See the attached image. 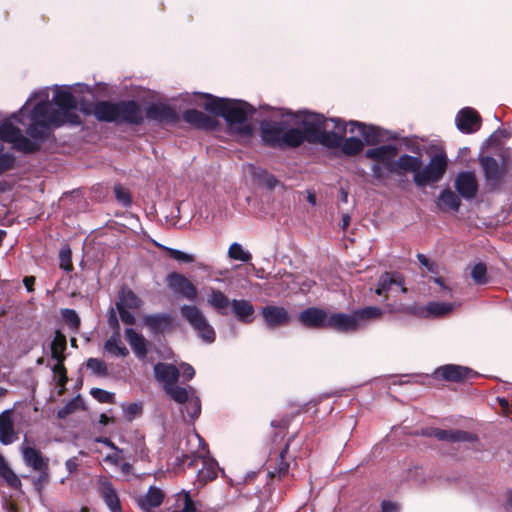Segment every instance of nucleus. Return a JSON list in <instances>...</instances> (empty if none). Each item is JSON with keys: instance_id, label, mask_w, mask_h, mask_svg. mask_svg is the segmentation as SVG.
Here are the masks:
<instances>
[{"instance_id": "obj_1", "label": "nucleus", "mask_w": 512, "mask_h": 512, "mask_svg": "<svg viewBox=\"0 0 512 512\" xmlns=\"http://www.w3.org/2000/svg\"><path fill=\"white\" fill-rule=\"evenodd\" d=\"M52 100L58 109L53 108L49 89L45 88L35 92L20 110L22 114L35 101L29 115L31 123L27 128V134L32 139L25 137L10 120H5L0 124V139L13 144L18 151L32 153L39 149L38 141L49 136L51 127H59L66 123L73 125L80 123L79 116L76 114L78 100L72 94L71 88L56 87Z\"/></svg>"}, {"instance_id": "obj_2", "label": "nucleus", "mask_w": 512, "mask_h": 512, "mask_svg": "<svg viewBox=\"0 0 512 512\" xmlns=\"http://www.w3.org/2000/svg\"><path fill=\"white\" fill-rule=\"evenodd\" d=\"M303 130L292 128L284 131L282 142L289 146H299L305 140L319 143L330 148H337L341 143V133L329 131L333 119H327L321 114L303 112L300 117Z\"/></svg>"}, {"instance_id": "obj_3", "label": "nucleus", "mask_w": 512, "mask_h": 512, "mask_svg": "<svg viewBox=\"0 0 512 512\" xmlns=\"http://www.w3.org/2000/svg\"><path fill=\"white\" fill-rule=\"evenodd\" d=\"M201 98L203 99L201 105L205 110L222 116L233 133L243 137L251 135L252 127L248 122V117L254 110L249 104L243 101L214 97L211 94H202Z\"/></svg>"}, {"instance_id": "obj_4", "label": "nucleus", "mask_w": 512, "mask_h": 512, "mask_svg": "<svg viewBox=\"0 0 512 512\" xmlns=\"http://www.w3.org/2000/svg\"><path fill=\"white\" fill-rule=\"evenodd\" d=\"M383 310L376 306H368L358 309L351 314L333 313L329 314L328 328L340 332H355L366 327L372 320L379 319Z\"/></svg>"}, {"instance_id": "obj_5", "label": "nucleus", "mask_w": 512, "mask_h": 512, "mask_svg": "<svg viewBox=\"0 0 512 512\" xmlns=\"http://www.w3.org/2000/svg\"><path fill=\"white\" fill-rule=\"evenodd\" d=\"M180 370L173 364L159 362L154 366V377L162 384L164 392L175 402L187 399V388L177 385Z\"/></svg>"}, {"instance_id": "obj_6", "label": "nucleus", "mask_w": 512, "mask_h": 512, "mask_svg": "<svg viewBox=\"0 0 512 512\" xmlns=\"http://www.w3.org/2000/svg\"><path fill=\"white\" fill-rule=\"evenodd\" d=\"M180 313L196 331L199 338L206 343H213L215 341V330L200 308L195 305H183L180 308Z\"/></svg>"}, {"instance_id": "obj_7", "label": "nucleus", "mask_w": 512, "mask_h": 512, "mask_svg": "<svg viewBox=\"0 0 512 512\" xmlns=\"http://www.w3.org/2000/svg\"><path fill=\"white\" fill-rule=\"evenodd\" d=\"M189 444H196L198 449L191 451V454L196 458L203 459V467L197 473V481L204 485L217 477L218 464L215 460L206 457V448L203 439L197 434H191L187 438Z\"/></svg>"}, {"instance_id": "obj_8", "label": "nucleus", "mask_w": 512, "mask_h": 512, "mask_svg": "<svg viewBox=\"0 0 512 512\" xmlns=\"http://www.w3.org/2000/svg\"><path fill=\"white\" fill-rule=\"evenodd\" d=\"M447 157L444 153L435 154L424 167L420 168L418 174L414 175V182L417 186L438 182L442 179L447 169Z\"/></svg>"}, {"instance_id": "obj_9", "label": "nucleus", "mask_w": 512, "mask_h": 512, "mask_svg": "<svg viewBox=\"0 0 512 512\" xmlns=\"http://www.w3.org/2000/svg\"><path fill=\"white\" fill-rule=\"evenodd\" d=\"M168 287L178 295L187 300L194 301L198 296L196 286L184 275L173 272L167 276Z\"/></svg>"}, {"instance_id": "obj_10", "label": "nucleus", "mask_w": 512, "mask_h": 512, "mask_svg": "<svg viewBox=\"0 0 512 512\" xmlns=\"http://www.w3.org/2000/svg\"><path fill=\"white\" fill-rule=\"evenodd\" d=\"M480 165L485 175L486 185L490 189L499 187L505 175V170L498 161L493 157L484 156L480 158Z\"/></svg>"}, {"instance_id": "obj_11", "label": "nucleus", "mask_w": 512, "mask_h": 512, "mask_svg": "<svg viewBox=\"0 0 512 512\" xmlns=\"http://www.w3.org/2000/svg\"><path fill=\"white\" fill-rule=\"evenodd\" d=\"M332 119L336 122L330 124L329 131L341 133V143L338 147L341 146L342 152L347 156L360 153L364 147L363 141L356 137H349L343 141V135L346 133L347 127L340 119Z\"/></svg>"}, {"instance_id": "obj_12", "label": "nucleus", "mask_w": 512, "mask_h": 512, "mask_svg": "<svg viewBox=\"0 0 512 512\" xmlns=\"http://www.w3.org/2000/svg\"><path fill=\"white\" fill-rule=\"evenodd\" d=\"M21 453L25 464L33 470L39 473L48 470V459L44 458L39 450L30 445L27 437L24 438L21 445Z\"/></svg>"}, {"instance_id": "obj_13", "label": "nucleus", "mask_w": 512, "mask_h": 512, "mask_svg": "<svg viewBox=\"0 0 512 512\" xmlns=\"http://www.w3.org/2000/svg\"><path fill=\"white\" fill-rule=\"evenodd\" d=\"M397 153V147L388 144L368 149L365 152V156L374 160L376 163H381L388 172H391V169L394 168L393 164Z\"/></svg>"}, {"instance_id": "obj_14", "label": "nucleus", "mask_w": 512, "mask_h": 512, "mask_svg": "<svg viewBox=\"0 0 512 512\" xmlns=\"http://www.w3.org/2000/svg\"><path fill=\"white\" fill-rule=\"evenodd\" d=\"M143 119V112L135 101L117 103V123L140 124Z\"/></svg>"}, {"instance_id": "obj_15", "label": "nucleus", "mask_w": 512, "mask_h": 512, "mask_svg": "<svg viewBox=\"0 0 512 512\" xmlns=\"http://www.w3.org/2000/svg\"><path fill=\"white\" fill-rule=\"evenodd\" d=\"M261 316L269 328H276L289 324L291 316L289 312L280 306L268 305L261 309Z\"/></svg>"}, {"instance_id": "obj_16", "label": "nucleus", "mask_w": 512, "mask_h": 512, "mask_svg": "<svg viewBox=\"0 0 512 512\" xmlns=\"http://www.w3.org/2000/svg\"><path fill=\"white\" fill-rule=\"evenodd\" d=\"M455 188L464 199H473L478 192V181L474 172L465 171L456 176Z\"/></svg>"}, {"instance_id": "obj_17", "label": "nucleus", "mask_w": 512, "mask_h": 512, "mask_svg": "<svg viewBox=\"0 0 512 512\" xmlns=\"http://www.w3.org/2000/svg\"><path fill=\"white\" fill-rule=\"evenodd\" d=\"M298 320L308 328H328L329 314L320 308H307L299 314Z\"/></svg>"}, {"instance_id": "obj_18", "label": "nucleus", "mask_w": 512, "mask_h": 512, "mask_svg": "<svg viewBox=\"0 0 512 512\" xmlns=\"http://www.w3.org/2000/svg\"><path fill=\"white\" fill-rule=\"evenodd\" d=\"M146 117L150 120L165 124L176 123L179 119L178 114L173 108L162 103L150 105L146 110Z\"/></svg>"}, {"instance_id": "obj_19", "label": "nucleus", "mask_w": 512, "mask_h": 512, "mask_svg": "<svg viewBox=\"0 0 512 512\" xmlns=\"http://www.w3.org/2000/svg\"><path fill=\"white\" fill-rule=\"evenodd\" d=\"M457 128L463 133H472L477 131L481 125L480 115L476 110L467 107L458 112L456 116Z\"/></svg>"}, {"instance_id": "obj_20", "label": "nucleus", "mask_w": 512, "mask_h": 512, "mask_svg": "<svg viewBox=\"0 0 512 512\" xmlns=\"http://www.w3.org/2000/svg\"><path fill=\"white\" fill-rule=\"evenodd\" d=\"M426 435L435 437L440 441L447 442H473L476 440V436L474 434L462 430L432 428L426 433Z\"/></svg>"}, {"instance_id": "obj_21", "label": "nucleus", "mask_w": 512, "mask_h": 512, "mask_svg": "<svg viewBox=\"0 0 512 512\" xmlns=\"http://www.w3.org/2000/svg\"><path fill=\"white\" fill-rule=\"evenodd\" d=\"M206 302L213 308L217 313L222 316L228 315V309L232 300L219 289L214 287L206 288Z\"/></svg>"}, {"instance_id": "obj_22", "label": "nucleus", "mask_w": 512, "mask_h": 512, "mask_svg": "<svg viewBox=\"0 0 512 512\" xmlns=\"http://www.w3.org/2000/svg\"><path fill=\"white\" fill-rule=\"evenodd\" d=\"M12 416L13 410L11 409L0 414V442L4 445L12 444L17 439Z\"/></svg>"}, {"instance_id": "obj_23", "label": "nucleus", "mask_w": 512, "mask_h": 512, "mask_svg": "<svg viewBox=\"0 0 512 512\" xmlns=\"http://www.w3.org/2000/svg\"><path fill=\"white\" fill-rule=\"evenodd\" d=\"M422 164L421 158L403 154L397 160H394V168L391 169V173L403 174L411 172L414 176L419 173Z\"/></svg>"}, {"instance_id": "obj_24", "label": "nucleus", "mask_w": 512, "mask_h": 512, "mask_svg": "<svg viewBox=\"0 0 512 512\" xmlns=\"http://www.w3.org/2000/svg\"><path fill=\"white\" fill-rule=\"evenodd\" d=\"M399 289L402 293L407 291L402 277L398 274L385 273L379 278L375 292L377 295H386L387 292Z\"/></svg>"}, {"instance_id": "obj_25", "label": "nucleus", "mask_w": 512, "mask_h": 512, "mask_svg": "<svg viewBox=\"0 0 512 512\" xmlns=\"http://www.w3.org/2000/svg\"><path fill=\"white\" fill-rule=\"evenodd\" d=\"M99 493L111 512H122L118 495L109 480L100 479Z\"/></svg>"}, {"instance_id": "obj_26", "label": "nucleus", "mask_w": 512, "mask_h": 512, "mask_svg": "<svg viewBox=\"0 0 512 512\" xmlns=\"http://www.w3.org/2000/svg\"><path fill=\"white\" fill-rule=\"evenodd\" d=\"M347 125L350 127L349 131L351 133L355 131V128H358L360 134L368 145H376L383 139L382 131L378 127L368 126L358 121H350Z\"/></svg>"}, {"instance_id": "obj_27", "label": "nucleus", "mask_w": 512, "mask_h": 512, "mask_svg": "<svg viewBox=\"0 0 512 512\" xmlns=\"http://www.w3.org/2000/svg\"><path fill=\"white\" fill-rule=\"evenodd\" d=\"M436 374L449 381H461L471 377L474 372L465 366L449 364L439 367Z\"/></svg>"}, {"instance_id": "obj_28", "label": "nucleus", "mask_w": 512, "mask_h": 512, "mask_svg": "<svg viewBox=\"0 0 512 512\" xmlns=\"http://www.w3.org/2000/svg\"><path fill=\"white\" fill-rule=\"evenodd\" d=\"M229 308L239 322L251 323L253 321L255 309L248 300L232 299Z\"/></svg>"}, {"instance_id": "obj_29", "label": "nucleus", "mask_w": 512, "mask_h": 512, "mask_svg": "<svg viewBox=\"0 0 512 512\" xmlns=\"http://www.w3.org/2000/svg\"><path fill=\"white\" fill-rule=\"evenodd\" d=\"M284 131L282 122L264 121L261 125L262 138L270 144L282 142Z\"/></svg>"}, {"instance_id": "obj_30", "label": "nucleus", "mask_w": 512, "mask_h": 512, "mask_svg": "<svg viewBox=\"0 0 512 512\" xmlns=\"http://www.w3.org/2000/svg\"><path fill=\"white\" fill-rule=\"evenodd\" d=\"M85 112L89 113L90 111L85 110ZM91 112L100 121L117 123V103L109 101L97 102Z\"/></svg>"}, {"instance_id": "obj_31", "label": "nucleus", "mask_w": 512, "mask_h": 512, "mask_svg": "<svg viewBox=\"0 0 512 512\" xmlns=\"http://www.w3.org/2000/svg\"><path fill=\"white\" fill-rule=\"evenodd\" d=\"M458 304L447 302H429L421 309L420 315L424 317H441L451 313Z\"/></svg>"}, {"instance_id": "obj_32", "label": "nucleus", "mask_w": 512, "mask_h": 512, "mask_svg": "<svg viewBox=\"0 0 512 512\" xmlns=\"http://www.w3.org/2000/svg\"><path fill=\"white\" fill-rule=\"evenodd\" d=\"M164 500V492L155 486H151L147 493L138 500L139 506L145 511L156 508L162 504Z\"/></svg>"}, {"instance_id": "obj_33", "label": "nucleus", "mask_w": 512, "mask_h": 512, "mask_svg": "<svg viewBox=\"0 0 512 512\" xmlns=\"http://www.w3.org/2000/svg\"><path fill=\"white\" fill-rule=\"evenodd\" d=\"M125 336L135 355L140 359L145 358L147 355V342L145 338L132 328L125 330Z\"/></svg>"}, {"instance_id": "obj_34", "label": "nucleus", "mask_w": 512, "mask_h": 512, "mask_svg": "<svg viewBox=\"0 0 512 512\" xmlns=\"http://www.w3.org/2000/svg\"><path fill=\"white\" fill-rule=\"evenodd\" d=\"M67 347L66 336L60 332L56 331L54 338L50 345L51 358L56 362H64L66 359L65 350Z\"/></svg>"}, {"instance_id": "obj_35", "label": "nucleus", "mask_w": 512, "mask_h": 512, "mask_svg": "<svg viewBox=\"0 0 512 512\" xmlns=\"http://www.w3.org/2000/svg\"><path fill=\"white\" fill-rule=\"evenodd\" d=\"M183 119L198 128H210L213 126V120L210 117L195 109L185 111Z\"/></svg>"}, {"instance_id": "obj_36", "label": "nucleus", "mask_w": 512, "mask_h": 512, "mask_svg": "<svg viewBox=\"0 0 512 512\" xmlns=\"http://www.w3.org/2000/svg\"><path fill=\"white\" fill-rule=\"evenodd\" d=\"M145 324L156 332L168 329L172 324V317L167 314L149 315L144 318Z\"/></svg>"}, {"instance_id": "obj_37", "label": "nucleus", "mask_w": 512, "mask_h": 512, "mask_svg": "<svg viewBox=\"0 0 512 512\" xmlns=\"http://www.w3.org/2000/svg\"><path fill=\"white\" fill-rule=\"evenodd\" d=\"M104 350L113 355V356H121L125 357L128 355L129 351L123 342L120 339L118 333H114L110 336V338L104 344Z\"/></svg>"}, {"instance_id": "obj_38", "label": "nucleus", "mask_w": 512, "mask_h": 512, "mask_svg": "<svg viewBox=\"0 0 512 512\" xmlns=\"http://www.w3.org/2000/svg\"><path fill=\"white\" fill-rule=\"evenodd\" d=\"M0 477L5 480V482L14 489H19L22 485L19 477L14 473V471L10 468L9 464L5 460L4 456L0 453Z\"/></svg>"}, {"instance_id": "obj_39", "label": "nucleus", "mask_w": 512, "mask_h": 512, "mask_svg": "<svg viewBox=\"0 0 512 512\" xmlns=\"http://www.w3.org/2000/svg\"><path fill=\"white\" fill-rule=\"evenodd\" d=\"M181 404H185V411L188 416L194 420L201 413V402L198 396L195 395V391L193 388L187 389V399H185Z\"/></svg>"}, {"instance_id": "obj_40", "label": "nucleus", "mask_w": 512, "mask_h": 512, "mask_svg": "<svg viewBox=\"0 0 512 512\" xmlns=\"http://www.w3.org/2000/svg\"><path fill=\"white\" fill-rule=\"evenodd\" d=\"M461 201L459 197L449 189L443 190L438 199V206L442 210L451 209L457 211Z\"/></svg>"}, {"instance_id": "obj_41", "label": "nucleus", "mask_w": 512, "mask_h": 512, "mask_svg": "<svg viewBox=\"0 0 512 512\" xmlns=\"http://www.w3.org/2000/svg\"><path fill=\"white\" fill-rule=\"evenodd\" d=\"M116 305L121 308L137 309L141 305V300L133 291L129 289H122Z\"/></svg>"}, {"instance_id": "obj_42", "label": "nucleus", "mask_w": 512, "mask_h": 512, "mask_svg": "<svg viewBox=\"0 0 512 512\" xmlns=\"http://www.w3.org/2000/svg\"><path fill=\"white\" fill-rule=\"evenodd\" d=\"M227 254L231 260H237L245 263L252 259V254L237 242H234L229 246Z\"/></svg>"}, {"instance_id": "obj_43", "label": "nucleus", "mask_w": 512, "mask_h": 512, "mask_svg": "<svg viewBox=\"0 0 512 512\" xmlns=\"http://www.w3.org/2000/svg\"><path fill=\"white\" fill-rule=\"evenodd\" d=\"M171 512H196L194 502L188 493H182L178 495L177 508L171 510Z\"/></svg>"}, {"instance_id": "obj_44", "label": "nucleus", "mask_w": 512, "mask_h": 512, "mask_svg": "<svg viewBox=\"0 0 512 512\" xmlns=\"http://www.w3.org/2000/svg\"><path fill=\"white\" fill-rule=\"evenodd\" d=\"M61 315L65 321V323L69 326V328L73 331V332H77L80 328V318L78 316V314L76 313L75 310L73 309H62L61 310Z\"/></svg>"}, {"instance_id": "obj_45", "label": "nucleus", "mask_w": 512, "mask_h": 512, "mask_svg": "<svg viewBox=\"0 0 512 512\" xmlns=\"http://www.w3.org/2000/svg\"><path fill=\"white\" fill-rule=\"evenodd\" d=\"M87 368L92 371L93 374L98 376H107L108 368L103 360L98 358H89L87 360Z\"/></svg>"}, {"instance_id": "obj_46", "label": "nucleus", "mask_w": 512, "mask_h": 512, "mask_svg": "<svg viewBox=\"0 0 512 512\" xmlns=\"http://www.w3.org/2000/svg\"><path fill=\"white\" fill-rule=\"evenodd\" d=\"M164 250L168 253L170 257H172L174 260L178 262L192 263L195 260V256L193 254H189L169 247H164Z\"/></svg>"}, {"instance_id": "obj_47", "label": "nucleus", "mask_w": 512, "mask_h": 512, "mask_svg": "<svg viewBox=\"0 0 512 512\" xmlns=\"http://www.w3.org/2000/svg\"><path fill=\"white\" fill-rule=\"evenodd\" d=\"M471 277L476 284H485L487 282V269L485 264H476L471 271Z\"/></svg>"}, {"instance_id": "obj_48", "label": "nucleus", "mask_w": 512, "mask_h": 512, "mask_svg": "<svg viewBox=\"0 0 512 512\" xmlns=\"http://www.w3.org/2000/svg\"><path fill=\"white\" fill-rule=\"evenodd\" d=\"M288 445L285 447V449L280 453L279 460L277 463V466L274 468L273 471L269 472L271 477L281 476L284 475L289 468V464L284 460L285 454L287 453Z\"/></svg>"}, {"instance_id": "obj_49", "label": "nucleus", "mask_w": 512, "mask_h": 512, "mask_svg": "<svg viewBox=\"0 0 512 512\" xmlns=\"http://www.w3.org/2000/svg\"><path fill=\"white\" fill-rule=\"evenodd\" d=\"M90 394L101 403H113L114 394L100 388H92Z\"/></svg>"}, {"instance_id": "obj_50", "label": "nucleus", "mask_w": 512, "mask_h": 512, "mask_svg": "<svg viewBox=\"0 0 512 512\" xmlns=\"http://www.w3.org/2000/svg\"><path fill=\"white\" fill-rule=\"evenodd\" d=\"M54 375L58 378L57 383L59 386L64 387L68 381L66 375V368L64 362H56L52 368Z\"/></svg>"}, {"instance_id": "obj_51", "label": "nucleus", "mask_w": 512, "mask_h": 512, "mask_svg": "<svg viewBox=\"0 0 512 512\" xmlns=\"http://www.w3.org/2000/svg\"><path fill=\"white\" fill-rule=\"evenodd\" d=\"M79 404V398L71 400L58 411V417L61 419L66 418L68 415L72 414L78 408Z\"/></svg>"}, {"instance_id": "obj_52", "label": "nucleus", "mask_w": 512, "mask_h": 512, "mask_svg": "<svg viewBox=\"0 0 512 512\" xmlns=\"http://www.w3.org/2000/svg\"><path fill=\"white\" fill-rule=\"evenodd\" d=\"M114 193L117 200L123 204L124 206H128L131 203L130 194L127 189H125L121 185H116L114 187Z\"/></svg>"}, {"instance_id": "obj_53", "label": "nucleus", "mask_w": 512, "mask_h": 512, "mask_svg": "<svg viewBox=\"0 0 512 512\" xmlns=\"http://www.w3.org/2000/svg\"><path fill=\"white\" fill-rule=\"evenodd\" d=\"M60 267L66 271L72 269L71 251L69 248L62 249L59 253Z\"/></svg>"}, {"instance_id": "obj_54", "label": "nucleus", "mask_w": 512, "mask_h": 512, "mask_svg": "<svg viewBox=\"0 0 512 512\" xmlns=\"http://www.w3.org/2000/svg\"><path fill=\"white\" fill-rule=\"evenodd\" d=\"M15 158L13 155L5 153L0 155V173L11 169L14 165Z\"/></svg>"}, {"instance_id": "obj_55", "label": "nucleus", "mask_w": 512, "mask_h": 512, "mask_svg": "<svg viewBox=\"0 0 512 512\" xmlns=\"http://www.w3.org/2000/svg\"><path fill=\"white\" fill-rule=\"evenodd\" d=\"M142 411V405L140 403H130L124 408L125 415L129 420L139 415Z\"/></svg>"}, {"instance_id": "obj_56", "label": "nucleus", "mask_w": 512, "mask_h": 512, "mask_svg": "<svg viewBox=\"0 0 512 512\" xmlns=\"http://www.w3.org/2000/svg\"><path fill=\"white\" fill-rule=\"evenodd\" d=\"M178 369L180 370V375L186 380H191L195 375V370L190 364L181 363Z\"/></svg>"}, {"instance_id": "obj_57", "label": "nucleus", "mask_w": 512, "mask_h": 512, "mask_svg": "<svg viewBox=\"0 0 512 512\" xmlns=\"http://www.w3.org/2000/svg\"><path fill=\"white\" fill-rule=\"evenodd\" d=\"M122 322L132 325L135 322L134 315L127 308L117 307Z\"/></svg>"}, {"instance_id": "obj_58", "label": "nucleus", "mask_w": 512, "mask_h": 512, "mask_svg": "<svg viewBox=\"0 0 512 512\" xmlns=\"http://www.w3.org/2000/svg\"><path fill=\"white\" fill-rule=\"evenodd\" d=\"M371 171L373 176L377 179H383L386 175V172H388L381 163L376 162L371 166Z\"/></svg>"}, {"instance_id": "obj_59", "label": "nucleus", "mask_w": 512, "mask_h": 512, "mask_svg": "<svg viewBox=\"0 0 512 512\" xmlns=\"http://www.w3.org/2000/svg\"><path fill=\"white\" fill-rule=\"evenodd\" d=\"M417 258L419 262L425 266L430 272H435L437 265L434 262H431L425 255L418 254Z\"/></svg>"}, {"instance_id": "obj_60", "label": "nucleus", "mask_w": 512, "mask_h": 512, "mask_svg": "<svg viewBox=\"0 0 512 512\" xmlns=\"http://www.w3.org/2000/svg\"><path fill=\"white\" fill-rule=\"evenodd\" d=\"M398 511V507L396 504L392 503V502H387V501H384L382 503V512H397Z\"/></svg>"}, {"instance_id": "obj_61", "label": "nucleus", "mask_w": 512, "mask_h": 512, "mask_svg": "<svg viewBox=\"0 0 512 512\" xmlns=\"http://www.w3.org/2000/svg\"><path fill=\"white\" fill-rule=\"evenodd\" d=\"M24 282V285L25 287L27 288L28 291H32L33 290V284L35 282V278L33 276H27L24 278L23 280Z\"/></svg>"}, {"instance_id": "obj_62", "label": "nucleus", "mask_w": 512, "mask_h": 512, "mask_svg": "<svg viewBox=\"0 0 512 512\" xmlns=\"http://www.w3.org/2000/svg\"><path fill=\"white\" fill-rule=\"evenodd\" d=\"M67 470L72 473L77 469V463L74 459H69L65 463Z\"/></svg>"}, {"instance_id": "obj_63", "label": "nucleus", "mask_w": 512, "mask_h": 512, "mask_svg": "<svg viewBox=\"0 0 512 512\" xmlns=\"http://www.w3.org/2000/svg\"><path fill=\"white\" fill-rule=\"evenodd\" d=\"M351 221V217L349 214H344L341 220V227L343 230L347 229Z\"/></svg>"}, {"instance_id": "obj_64", "label": "nucleus", "mask_w": 512, "mask_h": 512, "mask_svg": "<svg viewBox=\"0 0 512 512\" xmlns=\"http://www.w3.org/2000/svg\"><path fill=\"white\" fill-rule=\"evenodd\" d=\"M506 509L508 512H512V490L507 493Z\"/></svg>"}]
</instances>
